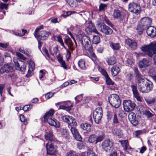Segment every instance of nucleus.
I'll return each mask as SVG.
<instances>
[{
    "instance_id": "1",
    "label": "nucleus",
    "mask_w": 156,
    "mask_h": 156,
    "mask_svg": "<svg viewBox=\"0 0 156 156\" xmlns=\"http://www.w3.org/2000/svg\"><path fill=\"white\" fill-rule=\"evenodd\" d=\"M152 22L151 19L148 17H143L138 22L136 30L138 33L141 35L143 31L150 26Z\"/></svg>"
},
{
    "instance_id": "2",
    "label": "nucleus",
    "mask_w": 156,
    "mask_h": 156,
    "mask_svg": "<svg viewBox=\"0 0 156 156\" xmlns=\"http://www.w3.org/2000/svg\"><path fill=\"white\" fill-rule=\"evenodd\" d=\"M143 52L150 57L156 54V43H151L148 45H145L140 48Z\"/></svg>"
},
{
    "instance_id": "3",
    "label": "nucleus",
    "mask_w": 156,
    "mask_h": 156,
    "mask_svg": "<svg viewBox=\"0 0 156 156\" xmlns=\"http://www.w3.org/2000/svg\"><path fill=\"white\" fill-rule=\"evenodd\" d=\"M54 113V111L53 109H51L47 112L44 116V121L45 122H47L50 125L55 127H59L60 125L59 122L54 118H52Z\"/></svg>"
},
{
    "instance_id": "4",
    "label": "nucleus",
    "mask_w": 156,
    "mask_h": 156,
    "mask_svg": "<svg viewBox=\"0 0 156 156\" xmlns=\"http://www.w3.org/2000/svg\"><path fill=\"white\" fill-rule=\"evenodd\" d=\"M108 100L111 106L115 108H118L120 105L121 101L119 96L117 94H111L108 97Z\"/></svg>"
},
{
    "instance_id": "5",
    "label": "nucleus",
    "mask_w": 156,
    "mask_h": 156,
    "mask_svg": "<svg viewBox=\"0 0 156 156\" xmlns=\"http://www.w3.org/2000/svg\"><path fill=\"white\" fill-rule=\"evenodd\" d=\"M76 40L81 41L82 45L86 49L90 47L91 41L90 37L85 35L84 34H80L76 36Z\"/></svg>"
},
{
    "instance_id": "6",
    "label": "nucleus",
    "mask_w": 156,
    "mask_h": 156,
    "mask_svg": "<svg viewBox=\"0 0 156 156\" xmlns=\"http://www.w3.org/2000/svg\"><path fill=\"white\" fill-rule=\"evenodd\" d=\"M126 13V12L125 11L115 9L113 11L112 16L114 19H117L119 21L121 22L124 19Z\"/></svg>"
},
{
    "instance_id": "7",
    "label": "nucleus",
    "mask_w": 156,
    "mask_h": 156,
    "mask_svg": "<svg viewBox=\"0 0 156 156\" xmlns=\"http://www.w3.org/2000/svg\"><path fill=\"white\" fill-rule=\"evenodd\" d=\"M42 28V27H40V28H37L35 30L34 33V36L36 38L38 39H39L42 40H44L46 39L48 36V34L46 31H41L39 32V33L37 34L40 29Z\"/></svg>"
},
{
    "instance_id": "8",
    "label": "nucleus",
    "mask_w": 156,
    "mask_h": 156,
    "mask_svg": "<svg viewBox=\"0 0 156 156\" xmlns=\"http://www.w3.org/2000/svg\"><path fill=\"white\" fill-rule=\"evenodd\" d=\"M102 115V110L101 108H98L94 111L93 113V118L96 123L98 124L100 122Z\"/></svg>"
},
{
    "instance_id": "9",
    "label": "nucleus",
    "mask_w": 156,
    "mask_h": 156,
    "mask_svg": "<svg viewBox=\"0 0 156 156\" xmlns=\"http://www.w3.org/2000/svg\"><path fill=\"white\" fill-rule=\"evenodd\" d=\"M61 119L62 121L67 123L68 126H75L77 125L76 119L72 116L65 115L62 116Z\"/></svg>"
},
{
    "instance_id": "10",
    "label": "nucleus",
    "mask_w": 156,
    "mask_h": 156,
    "mask_svg": "<svg viewBox=\"0 0 156 156\" xmlns=\"http://www.w3.org/2000/svg\"><path fill=\"white\" fill-rule=\"evenodd\" d=\"M123 105L124 110L127 112H129L133 111L136 105L134 103L131 101L126 100L123 101Z\"/></svg>"
},
{
    "instance_id": "11",
    "label": "nucleus",
    "mask_w": 156,
    "mask_h": 156,
    "mask_svg": "<svg viewBox=\"0 0 156 156\" xmlns=\"http://www.w3.org/2000/svg\"><path fill=\"white\" fill-rule=\"evenodd\" d=\"M103 149L107 152H110L113 148V143L109 139H106L101 144Z\"/></svg>"
},
{
    "instance_id": "12",
    "label": "nucleus",
    "mask_w": 156,
    "mask_h": 156,
    "mask_svg": "<svg viewBox=\"0 0 156 156\" xmlns=\"http://www.w3.org/2000/svg\"><path fill=\"white\" fill-rule=\"evenodd\" d=\"M128 9L129 11L136 14H139L140 12V6L134 2L131 3L129 5Z\"/></svg>"
},
{
    "instance_id": "13",
    "label": "nucleus",
    "mask_w": 156,
    "mask_h": 156,
    "mask_svg": "<svg viewBox=\"0 0 156 156\" xmlns=\"http://www.w3.org/2000/svg\"><path fill=\"white\" fill-rule=\"evenodd\" d=\"M98 30L106 35L111 34L113 32L112 30L105 25L99 24L98 26Z\"/></svg>"
},
{
    "instance_id": "14",
    "label": "nucleus",
    "mask_w": 156,
    "mask_h": 156,
    "mask_svg": "<svg viewBox=\"0 0 156 156\" xmlns=\"http://www.w3.org/2000/svg\"><path fill=\"white\" fill-rule=\"evenodd\" d=\"M13 70L12 65L11 64H6L3 66L0 69V73L3 74L5 73H12Z\"/></svg>"
},
{
    "instance_id": "15",
    "label": "nucleus",
    "mask_w": 156,
    "mask_h": 156,
    "mask_svg": "<svg viewBox=\"0 0 156 156\" xmlns=\"http://www.w3.org/2000/svg\"><path fill=\"white\" fill-rule=\"evenodd\" d=\"M47 154L50 155H55L56 149L54 147L51 141L48 142L46 145Z\"/></svg>"
},
{
    "instance_id": "16",
    "label": "nucleus",
    "mask_w": 156,
    "mask_h": 156,
    "mask_svg": "<svg viewBox=\"0 0 156 156\" xmlns=\"http://www.w3.org/2000/svg\"><path fill=\"white\" fill-rule=\"evenodd\" d=\"M151 62L147 58H144L140 61L139 63V67L141 69H146L150 64Z\"/></svg>"
},
{
    "instance_id": "17",
    "label": "nucleus",
    "mask_w": 156,
    "mask_h": 156,
    "mask_svg": "<svg viewBox=\"0 0 156 156\" xmlns=\"http://www.w3.org/2000/svg\"><path fill=\"white\" fill-rule=\"evenodd\" d=\"M13 61L14 62L15 67L17 70H20L22 72L25 71L26 70V63L23 61H20L21 62L20 64L21 65V66H20V65L16 61V59H14Z\"/></svg>"
},
{
    "instance_id": "18",
    "label": "nucleus",
    "mask_w": 156,
    "mask_h": 156,
    "mask_svg": "<svg viewBox=\"0 0 156 156\" xmlns=\"http://www.w3.org/2000/svg\"><path fill=\"white\" fill-rule=\"evenodd\" d=\"M85 30L87 33H90L92 32H94L97 34H98V32L95 28V27L91 22H89L86 24Z\"/></svg>"
},
{
    "instance_id": "19",
    "label": "nucleus",
    "mask_w": 156,
    "mask_h": 156,
    "mask_svg": "<svg viewBox=\"0 0 156 156\" xmlns=\"http://www.w3.org/2000/svg\"><path fill=\"white\" fill-rule=\"evenodd\" d=\"M146 32L151 37H154L156 36V28L151 25L147 28Z\"/></svg>"
},
{
    "instance_id": "20",
    "label": "nucleus",
    "mask_w": 156,
    "mask_h": 156,
    "mask_svg": "<svg viewBox=\"0 0 156 156\" xmlns=\"http://www.w3.org/2000/svg\"><path fill=\"white\" fill-rule=\"evenodd\" d=\"M128 118L131 123L133 125L135 126L138 124V121L134 113L133 112L130 113L128 115Z\"/></svg>"
},
{
    "instance_id": "21",
    "label": "nucleus",
    "mask_w": 156,
    "mask_h": 156,
    "mask_svg": "<svg viewBox=\"0 0 156 156\" xmlns=\"http://www.w3.org/2000/svg\"><path fill=\"white\" fill-rule=\"evenodd\" d=\"M73 136L77 140L80 141L82 138L77 129L75 127H71L70 129Z\"/></svg>"
},
{
    "instance_id": "22",
    "label": "nucleus",
    "mask_w": 156,
    "mask_h": 156,
    "mask_svg": "<svg viewBox=\"0 0 156 156\" xmlns=\"http://www.w3.org/2000/svg\"><path fill=\"white\" fill-rule=\"evenodd\" d=\"M131 87L133 92L134 97L139 101H141L142 98L139 95L136 87L134 85H132Z\"/></svg>"
},
{
    "instance_id": "23",
    "label": "nucleus",
    "mask_w": 156,
    "mask_h": 156,
    "mask_svg": "<svg viewBox=\"0 0 156 156\" xmlns=\"http://www.w3.org/2000/svg\"><path fill=\"white\" fill-rule=\"evenodd\" d=\"M145 81H143V80H140L139 83H138V87L140 91L142 93H146L145 91L146 90V86L144 83Z\"/></svg>"
},
{
    "instance_id": "24",
    "label": "nucleus",
    "mask_w": 156,
    "mask_h": 156,
    "mask_svg": "<svg viewBox=\"0 0 156 156\" xmlns=\"http://www.w3.org/2000/svg\"><path fill=\"white\" fill-rule=\"evenodd\" d=\"M112 133L114 135H115L118 138H121L123 134L122 130L118 128L114 129L112 131Z\"/></svg>"
},
{
    "instance_id": "25",
    "label": "nucleus",
    "mask_w": 156,
    "mask_h": 156,
    "mask_svg": "<svg viewBox=\"0 0 156 156\" xmlns=\"http://www.w3.org/2000/svg\"><path fill=\"white\" fill-rule=\"evenodd\" d=\"M81 128L87 132H89L91 130V126L90 124L87 123L82 124L80 125Z\"/></svg>"
},
{
    "instance_id": "26",
    "label": "nucleus",
    "mask_w": 156,
    "mask_h": 156,
    "mask_svg": "<svg viewBox=\"0 0 156 156\" xmlns=\"http://www.w3.org/2000/svg\"><path fill=\"white\" fill-rule=\"evenodd\" d=\"M65 42L67 44L69 49L70 50L73 51L74 49L73 47V43L69 37L67 36L66 37Z\"/></svg>"
},
{
    "instance_id": "27",
    "label": "nucleus",
    "mask_w": 156,
    "mask_h": 156,
    "mask_svg": "<svg viewBox=\"0 0 156 156\" xmlns=\"http://www.w3.org/2000/svg\"><path fill=\"white\" fill-rule=\"evenodd\" d=\"M120 71V69L118 66H114L111 68V73L112 75L114 76H115L119 73Z\"/></svg>"
},
{
    "instance_id": "28",
    "label": "nucleus",
    "mask_w": 156,
    "mask_h": 156,
    "mask_svg": "<svg viewBox=\"0 0 156 156\" xmlns=\"http://www.w3.org/2000/svg\"><path fill=\"white\" fill-rule=\"evenodd\" d=\"M122 147H123L124 150L126 151L128 149H131V148L129 146L127 140H122L120 141Z\"/></svg>"
},
{
    "instance_id": "29",
    "label": "nucleus",
    "mask_w": 156,
    "mask_h": 156,
    "mask_svg": "<svg viewBox=\"0 0 156 156\" xmlns=\"http://www.w3.org/2000/svg\"><path fill=\"white\" fill-rule=\"evenodd\" d=\"M108 64L109 65H112L115 64L116 62V59L114 56H111L108 58L106 60Z\"/></svg>"
},
{
    "instance_id": "30",
    "label": "nucleus",
    "mask_w": 156,
    "mask_h": 156,
    "mask_svg": "<svg viewBox=\"0 0 156 156\" xmlns=\"http://www.w3.org/2000/svg\"><path fill=\"white\" fill-rule=\"evenodd\" d=\"M146 86V90L145 92L147 93L152 89L153 85L151 82L148 81L145 84Z\"/></svg>"
},
{
    "instance_id": "31",
    "label": "nucleus",
    "mask_w": 156,
    "mask_h": 156,
    "mask_svg": "<svg viewBox=\"0 0 156 156\" xmlns=\"http://www.w3.org/2000/svg\"><path fill=\"white\" fill-rule=\"evenodd\" d=\"M85 61L82 59H80L78 62V65L80 69H81L85 70L86 69V67L85 66Z\"/></svg>"
},
{
    "instance_id": "32",
    "label": "nucleus",
    "mask_w": 156,
    "mask_h": 156,
    "mask_svg": "<svg viewBox=\"0 0 156 156\" xmlns=\"http://www.w3.org/2000/svg\"><path fill=\"white\" fill-rule=\"evenodd\" d=\"M53 133L51 131L46 133L44 135V137L46 140L51 141L53 139Z\"/></svg>"
},
{
    "instance_id": "33",
    "label": "nucleus",
    "mask_w": 156,
    "mask_h": 156,
    "mask_svg": "<svg viewBox=\"0 0 156 156\" xmlns=\"http://www.w3.org/2000/svg\"><path fill=\"white\" fill-rule=\"evenodd\" d=\"M110 47L114 50H118L120 48V45L119 43H111L110 44Z\"/></svg>"
},
{
    "instance_id": "34",
    "label": "nucleus",
    "mask_w": 156,
    "mask_h": 156,
    "mask_svg": "<svg viewBox=\"0 0 156 156\" xmlns=\"http://www.w3.org/2000/svg\"><path fill=\"white\" fill-rule=\"evenodd\" d=\"M73 107V105H71L70 106H66V105H62L59 106V109H62L66 110L67 111H69L71 110V108Z\"/></svg>"
},
{
    "instance_id": "35",
    "label": "nucleus",
    "mask_w": 156,
    "mask_h": 156,
    "mask_svg": "<svg viewBox=\"0 0 156 156\" xmlns=\"http://www.w3.org/2000/svg\"><path fill=\"white\" fill-rule=\"evenodd\" d=\"M68 3L71 6L75 7L76 6L77 4L76 2L74 0H66Z\"/></svg>"
},
{
    "instance_id": "36",
    "label": "nucleus",
    "mask_w": 156,
    "mask_h": 156,
    "mask_svg": "<svg viewBox=\"0 0 156 156\" xmlns=\"http://www.w3.org/2000/svg\"><path fill=\"white\" fill-rule=\"evenodd\" d=\"M29 71H33L35 68V64L34 62L32 61H30L29 63Z\"/></svg>"
},
{
    "instance_id": "37",
    "label": "nucleus",
    "mask_w": 156,
    "mask_h": 156,
    "mask_svg": "<svg viewBox=\"0 0 156 156\" xmlns=\"http://www.w3.org/2000/svg\"><path fill=\"white\" fill-rule=\"evenodd\" d=\"M61 133L62 136L64 137H66L68 135L67 130L66 128H63L61 130Z\"/></svg>"
},
{
    "instance_id": "38",
    "label": "nucleus",
    "mask_w": 156,
    "mask_h": 156,
    "mask_svg": "<svg viewBox=\"0 0 156 156\" xmlns=\"http://www.w3.org/2000/svg\"><path fill=\"white\" fill-rule=\"evenodd\" d=\"M100 38L98 36H94L92 40V42L93 44H97L100 41Z\"/></svg>"
},
{
    "instance_id": "39",
    "label": "nucleus",
    "mask_w": 156,
    "mask_h": 156,
    "mask_svg": "<svg viewBox=\"0 0 156 156\" xmlns=\"http://www.w3.org/2000/svg\"><path fill=\"white\" fill-rule=\"evenodd\" d=\"M32 107L33 105H27L22 108V109L24 111L27 112L30 110L32 108Z\"/></svg>"
},
{
    "instance_id": "40",
    "label": "nucleus",
    "mask_w": 156,
    "mask_h": 156,
    "mask_svg": "<svg viewBox=\"0 0 156 156\" xmlns=\"http://www.w3.org/2000/svg\"><path fill=\"white\" fill-rule=\"evenodd\" d=\"M106 79V84L108 85H113L114 84L113 82L111 79L108 76L105 77Z\"/></svg>"
},
{
    "instance_id": "41",
    "label": "nucleus",
    "mask_w": 156,
    "mask_h": 156,
    "mask_svg": "<svg viewBox=\"0 0 156 156\" xmlns=\"http://www.w3.org/2000/svg\"><path fill=\"white\" fill-rule=\"evenodd\" d=\"M20 117V121L21 122H23L24 125H26L27 124L28 120L25 119L23 115L22 114L21 115Z\"/></svg>"
},
{
    "instance_id": "42",
    "label": "nucleus",
    "mask_w": 156,
    "mask_h": 156,
    "mask_svg": "<svg viewBox=\"0 0 156 156\" xmlns=\"http://www.w3.org/2000/svg\"><path fill=\"white\" fill-rule=\"evenodd\" d=\"M88 140L90 143L95 142L96 144V135H91L89 138Z\"/></svg>"
},
{
    "instance_id": "43",
    "label": "nucleus",
    "mask_w": 156,
    "mask_h": 156,
    "mask_svg": "<svg viewBox=\"0 0 156 156\" xmlns=\"http://www.w3.org/2000/svg\"><path fill=\"white\" fill-rule=\"evenodd\" d=\"M58 41L62 47L65 49H66V47H65L64 43L63 42L61 36H58L57 37Z\"/></svg>"
},
{
    "instance_id": "44",
    "label": "nucleus",
    "mask_w": 156,
    "mask_h": 156,
    "mask_svg": "<svg viewBox=\"0 0 156 156\" xmlns=\"http://www.w3.org/2000/svg\"><path fill=\"white\" fill-rule=\"evenodd\" d=\"M103 139V136L102 135H100L98 136H96V144L98 142H100Z\"/></svg>"
},
{
    "instance_id": "45",
    "label": "nucleus",
    "mask_w": 156,
    "mask_h": 156,
    "mask_svg": "<svg viewBox=\"0 0 156 156\" xmlns=\"http://www.w3.org/2000/svg\"><path fill=\"white\" fill-rule=\"evenodd\" d=\"M87 156H97L92 150L89 149L87 151Z\"/></svg>"
},
{
    "instance_id": "46",
    "label": "nucleus",
    "mask_w": 156,
    "mask_h": 156,
    "mask_svg": "<svg viewBox=\"0 0 156 156\" xmlns=\"http://www.w3.org/2000/svg\"><path fill=\"white\" fill-rule=\"evenodd\" d=\"M85 147V144L82 141H80L77 144V147L79 149H82Z\"/></svg>"
},
{
    "instance_id": "47",
    "label": "nucleus",
    "mask_w": 156,
    "mask_h": 156,
    "mask_svg": "<svg viewBox=\"0 0 156 156\" xmlns=\"http://www.w3.org/2000/svg\"><path fill=\"white\" fill-rule=\"evenodd\" d=\"M129 47L132 49H135L137 47V43L134 40H133L132 42L131 43L130 45L129 46Z\"/></svg>"
},
{
    "instance_id": "48",
    "label": "nucleus",
    "mask_w": 156,
    "mask_h": 156,
    "mask_svg": "<svg viewBox=\"0 0 156 156\" xmlns=\"http://www.w3.org/2000/svg\"><path fill=\"white\" fill-rule=\"evenodd\" d=\"M129 47L132 49H135L137 47V43L134 40H133L132 42L131 43L130 45L129 46Z\"/></svg>"
},
{
    "instance_id": "49",
    "label": "nucleus",
    "mask_w": 156,
    "mask_h": 156,
    "mask_svg": "<svg viewBox=\"0 0 156 156\" xmlns=\"http://www.w3.org/2000/svg\"><path fill=\"white\" fill-rule=\"evenodd\" d=\"M83 95V94L79 95L75 97V99L76 102H79L82 99Z\"/></svg>"
},
{
    "instance_id": "50",
    "label": "nucleus",
    "mask_w": 156,
    "mask_h": 156,
    "mask_svg": "<svg viewBox=\"0 0 156 156\" xmlns=\"http://www.w3.org/2000/svg\"><path fill=\"white\" fill-rule=\"evenodd\" d=\"M28 49H26L24 50L23 48H20L19 49V51L20 52L24 53L26 55H28Z\"/></svg>"
},
{
    "instance_id": "51",
    "label": "nucleus",
    "mask_w": 156,
    "mask_h": 156,
    "mask_svg": "<svg viewBox=\"0 0 156 156\" xmlns=\"http://www.w3.org/2000/svg\"><path fill=\"white\" fill-rule=\"evenodd\" d=\"M55 94L54 92H50L45 95V98L46 99H49L51 98Z\"/></svg>"
},
{
    "instance_id": "52",
    "label": "nucleus",
    "mask_w": 156,
    "mask_h": 156,
    "mask_svg": "<svg viewBox=\"0 0 156 156\" xmlns=\"http://www.w3.org/2000/svg\"><path fill=\"white\" fill-rule=\"evenodd\" d=\"M137 81H138V83H139L140 80L141 79L143 80V81H145L146 79L145 78H142V75L140 73L136 76Z\"/></svg>"
},
{
    "instance_id": "53",
    "label": "nucleus",
    "mask_w": 156,
    "mask_h": 156,
    "mask_svg": "<svg viewBox=\"0 0 156 156\" xmlns=\"http://www.w3.org/2000/svg\"><path fill=\"white\" fill-rule=\"evenodd\" d=\"M143 113L147 117H151L153 116V114L151 113L149 111H145L143 112Z\"/></svg>"
},
{
    "instance_id": "54",
    "label": "nucleus",
    "mask_w": 156,
    "mask_h": 156,
    "mask_svg": "<svg viewBox=\"0 0 156 156\" xmlns=\"http://www.w3.org/2000/svg\"><path fill=\"white\" fill-rule=\"evenodd\" d=\"M107 5L104 4H101L99 6V11L104 10L107 7Z\"/></svg>"
},
{
    "instance_id": "55",
    "label": "nucleus",
    "mask_w": 156,
    "mask_h": 156,
    "mask_svg": "<svg viewBox=\"0 0 156 156\" xmlns=\"http://www.w3.org/2000/svg\"><path fill=\"white\" fill-rule=\"evenodd\" d=\"M42 50L43 55H44L48 57L49 58V55L47 49L45 48H43Z\"/></svg>"
},
{
    "instance_id": "56",
    "label": "nucleus",
    "mask_w": 156,
    "mask_h": 156,
    "mask_svg": "<svg viewBox=\"0 0 156 156\" xmlns=\"http://www.w3.org/2000/svg\"><path fill=\"white\" fill-rule=\"evenodd\" d=\"M8 4H5L1 3L0 4V9H5L6 10L7 9Z\"/></svg>"
},
{
    "instance_id": "57",
    "label": "nucleus",
    "mask_w": 156,
    "mask_h": 156,
    "mask_svg": "<svg viewBox=\"0 0 156 156\" xmlns=\"http://www.w3.org/2000/svg\"><path fill=\"white\" fill-rule=\"evenodd\" d=\"M16 54L20 59L23 60H26V58L25 57H24L23 55L21 54V53L19 52H17L16 53Z\"/></svg>"
},
{
    "instance_id": "58",
    "label": "nucleus",
    "mask_w": 156,
    "mask_h": 156,
    "mask_svg": "<svg viewBox=\"0 0 156 156\" xmlns=\"http://www.w3.org/2000/svg\"><path fill=\"white\" fill-rule=\"evenodd\" d=\"M113 122L115 124H117L119 123V122L117 118V116L115 114L114 115Z\"/></svg>"
},
{
    "instance_id": "59",
    "label": "nucleus",
    "mask_w": 156,
    "mask_h": 156,
    "mask_svg": "<svg viewBox=\"0 0 156 156\" xmlns=\"http://www.w3.org/2000/svg\"><path fill=\"white\" fill-rule=\"evenodd\" d=\"M61 65V66L64 69H67V66L66 65L65 61L63 60L59 62Z\"/></svg>"
},
{
    "instance_id": "60",
    "label": "nucleus",
    "mask_w": 156,
    "mask_h": 156,
    "mask_svg": "<svg viewBox=\"0 0 156 156\" xmlns=\"http://www.w3.org/2000/svg\"><path fill=\"white\" fill-rule=\"evenodd\" d=\"M8 76L9 77L11 78L13 81H15L14 79L16 77V76L13 73H11V74H9L8 75Z\"/></svg>"
},
{
    "instance_id": "61",
    "label": "nucleus",
    "mask_w": 156,
    "mask_h": 156,
    "mask_svg": "<svg viewBox=\"0 0 156 156\" xmlns=\"http://www.w3.org/2000/svg\"><path fill=\"white\" fill-rule=\"evenodd\" d=\"M101 73L103 74L105 77L108 76V75L106 71L103 69H101L100 70Z\"/></svg>"
},
{
    "instance_id": "62",
    "label": "nucleus",
    "mask_w": 156,
    "mask_h": 156,
    "mask_svg": "<svg viewBox=\"0 0 156 156\" xmlns=\"http://www.w3.org/2000/svg\"><path fill=\"white\" fill-rule=\"evenodd\" d=\"M143 133L142 131L141 130H138L135 132L134 134L135 136L137 137Z\"/></svg>"
},
{
    "instance_id": "63",
    "label": "nucleus",
    "mask_w": 156,
    "mask_h": 156,
    "mask_svg": "<svg viewBox=\"0 0 156 156\" xmlns=\"http://www.w3.org/2000/svg\"><path fill=\"white\" fill-rule=\"evenodd\" d=\"M155 98H153L151 100H146V101L148 105H150L154 103L155 102Z\"/></svg>"
},
{
    "instance_id": "64",
    "label": "nucleus",
    "mask_w": 156,
    "mask_h": 156,
    "mask_svg": "<svg viewBox=\"0 0 156 156\" xmlns=\"http://www.w3.org/2000/svg\"><path fill=\"white\" fill-rule=\"evenodd\" d=\"M66 156H78L76 155L75 152L73 151H71Z\"/></svg>"
}]
</instances>
